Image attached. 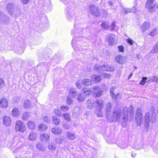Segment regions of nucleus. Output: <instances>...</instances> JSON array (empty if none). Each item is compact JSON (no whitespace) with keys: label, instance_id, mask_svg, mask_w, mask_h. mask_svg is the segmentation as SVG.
Here are the masks:
<instances>
[{"label":"nucleus","instance_id":"obj_1","mask_svg":"<svg viewBox=\"0 0 158 158\" xmlns=\"http://www.w3.org/2000/svg\"><path fill=\"white\" fill-rule=\"evenodd\" d=\"M111 103H108L106 105L105 108L106 116L108 120L110 122L113 121H118L121 118H122L123 121L125 122L127 121V114L129 112L131 116H133L134 108L131 106H130L129 108L126 107L120 111L118 110L114 111V114L110 118V115L111 112Z\"/></svg>","mask_w":158,"mask_h":158},{"label":"nucleus","instance_id":"obj_2","mask_svg":"<svg viewBox=\"0 0 158 158\" xmlns=\"http://www.w3.org/2000/svg\"><path fill=\"white\" fill-rule=\"evenodd\" d=\"M15 129L17 132L20 133H23L26 130V127L25 124L19 120L16 121L15 123Z\"/></svg>","mask_w":158,"mask_h":158},{"label":"nucleus","instance_id":"obj_3","mask_svg":"<svg viewBox=\"0 0 158 158\" xmlns=\"http://www.w3.org/2000/svg\"><path fill=\"white\" fill-rule=\"evenodd\" d=\"M94 69L95 70H98L99 72H101L102 70L112 71L114 70V69L113 67H110L107 64L105 65H102L96 64L94 67Z\"/></svg>","mask_w":158,"mask_h":158},{"label":"nucleus","instance_id":"obj_4","mask_svg":"<svg viewBox=\"0 0 158 158\" xmlns=\"http://www.w3.org/2000/svg\"><path fill=\"white\" fill-rule=\"evenodd\" d=\"M142 111L141 108H137L136 115V123L137 126H140L142 123L143 121L142 119Z\"/></svg>","mask_w":158,"mask_h":158},{"label":"nucleus","instance_id":"obj_5","mask_svg":"<svg viewBox=\"0 0 158 158\" xmlns=\"http://www.w3.org/2000/svg\"><path fill=\"white\" fill-rule=\"evenodd\" d=\"M89 11L94 15L98 16L100 15V10L94 5H90L89 6Z\"/></svg>","mask_w":158,"mask_h":158},{"label":"nucleus","instance_id":"obj_6","mask_svg":"<svg viewBox=\"0 0 158 158\" xmlns=\"http://www.w3.org/2000/svg\"><path fill=\"white\" fill-rule=\"evenodd\" d=\"M128 58L127 57L118 55L115 57V60L119 64H125L127 62Z\"/></svg>","mask_w":158,"mask_h":158},{"label":"nucleus","instance_id":"obj_7","mask_svg":"<svg viewBox=\"0 0 158 158\" xmlns=\"http://www.w3.org/2000/svg\"><path fill=\"white\" fill-rule=\"evenodd\" d=\"M107 40L110 45H113L116 44L117 41V37L113 34H110L107 37Z\"/></svg>","mask_w":158,"mask_h":158},{"label":"nucleus","instance_id":"obj_8","mask_svg":"<svg viewBox=\"0 0 158 158\" xmlns=\"http://www.w3.org/2000/svg\"><path fill=\"white\" fill-rule=\"evenodd\" d=\"M151 27V23L148 21H145L142 24L140 30L143 32L146 31L149 29Z\"/></svg>","mask_w":158,"mask_h":158},{"label":"nucleus","instance_id":"obj_9","mask_svg":"<svg viewBox=\"0 0 158 158\" xmlns=\"http://www.w3.org/2000/svg\"><path fill=\"white\" fill-rule=\"evenodd\" d=\"M154 0H148L146 4V7L149 9L150 11L152 12H153L155 10L154 6L155 5L153 3Z\"/></svg>","mask_w":158,"mask_h":158},{"label":"nucleus","instance_id":"obj_10","mask_svg":"<svg viewBox=\"0 0 158 158\" xmlns=\"http://www.w3.org/2000/svg\"><path fill=\"white\" fill-rule=\"evenodd\" d=\"M2 120L3 124L5 126L8 127L11 125V119L9 116H4L3 117Z\"/></svg>","mask_w":158,"mask_h":158},{"label":"nucleus","instance_id":"obj_11","mask_svg":"<svg viewBox=\"0 0 158 158\" xmlns=\"http://www.w3.org/2000/svg\"><path fill=\"white\" fill-rule=\"evenodd\" d=\"M152 118L150 117V114L148 113H146L144 116V122L145 123V126L146 128L149 127V124L151 122Z\"/></svg>","mask_w":158,"mask_h":158},{"label":"nucleus","instance_id":"obj_12","mask_svg":"<svg viewBox=\"0 0 158 158\" xmlns=\"http://www.w3.org/2000/svg\"><path fill=\"white\" fill-rule=\"evenodd\" d=\"M94 96L96 97H99L102 94V92L98 87L95 86L94 87Z\"/></svg>","mask_w":158,"mask_h":158},{"label":"nucleus","instance_id":"obj_13","mask_svg":"<svg viewBox=\"0 0 158 158\" xmlns=\"http://www.w3.org/2000/svg\"><path fill=\"white\" fill-rule=\"evenodd\" d=\"M8 105V102L7 99L3 98L0 101V106L2 108L7 107Z\"/></svg>","mask_w":158,"mask_h":158},{"label":"nucleus","instance_id":"obj_14","mask_svg":"<svg viewBox=\"0 0 158 158\" xmlns=\"http://www.w3.org/2000/svg\"><path fill=\"white\" fill-rule=\"evenodd\" d=\"M37 137V134L32 131L30 132L28 136V139L31 141L35 140L36 139Z\"/></svg>","mask_w":158,"mask_h":158},{"label":"nucleus","instance_id":"obj_15","mask_svg":"<svg viewBox=\"0 0 158 158\" xmlns=\"http://www.w3.org/2000/svg\"><path fill=\"white\" fill-rule=\"evenodd\" d=\"M20 114V112L19 109L17 107L14 108L11 111L12 115L15 117L18 116Z\"/></svg>","mask_w":158,"mask_h":158},{"label":"nucleus","instance_id":"obj_16","mask_svg":"<svg viewBox=\"0 0 158 158\" xmlns=\"http://www.w3.org/2000/svg\"><path fill=\"white\" fill-rule=\"evenodd\" d=\"M115 89V87H112L110 88V96L113 99H117L118 98V97L120 96V95L119 94H117L115 95H114L113 92L114 91Z\"/></svg>","mask_w":158,"mask_h":158},{"label":"nucleus","instance_id":"obj_17","mask_svg":"<svg viewBox=\"0 0 158 158\" xmlns=\"http://www.w3.org/2000/svg\"><path fill=\"white\" fill-rule=\"evenodd\" d=\"M158 33V28L157 27H154L148 33V35L151 37H153L155 36Z\"/></svg>","mask_w":158,"mask_h":158},{"label":"nucleus","instance_id":"obj_18","mask_svg":"<svg viewBox=\"0 0 158 158\" xmlns=\"http://www.w3.org/2000/svg\"><path fill=\"white\" fill-rule=\"evenodd\" d=\"M92 81H94L95 83L100 82L101 79V76L96 74H94L91 76V77Z\"/></svg>","mask_w":158,"mask_h":158},{"label":"nucleus","instance_id":"obj_19","mask_svg":"<svg viewBox=\"0 0 158 158\" xmlns=\"http://www.w3.org/2000/svg\"><path fill=\"white\" fill-rule=\"evenodd\" d=\"M66 135L67 137L70 140H73L76 138L75 134L71 132H67Z\"/></svg>","mask_w":158,"mask_h":158},{"label":"nucleus","instance_id":"obj_20","mask_svg":"<svg viewBox=\"0 0 158 158\" xmlns=\"http://www.w3.org/2000/svg\"><path fill=\"white\" fill-rule=\"evenodd\" d=\"M96 106L98 109H102L103 107V101L101 100L97 99L96 102Z\"/></svg>","mask_w":158,"mask_h":158},{"label":"nucleus","instance_id":"obj_21","mask_svg":"<svg viewBox=\"0 0 158 158\" xmlns=\"http://www.w3.org/2000/svg\"><path fill=\"white\" fill-rule=\"evenodd\" d=\"M41 140L44 142L48 141L49 140V135L48 134H44L40 135Z\"/></svg>","mask_w":158,"mask_h":158},{"label":"nucleus","instance_id":"obj_22","mask_svg":"<svg viewBox=\"0 0 158 158\" xmlns=\"http://www.w3.org/2000/svg\"><path fill=\"white\" fill-rule=\"evenodd\" d=\"M14 5L13 3H9L7 6V9L9 13L11 15L14 9Z\"/></svg>","mask_w":158,"mask_h":158},{"label":"nucleus","instance_id":"obj_23","mask_svg":"<svg viewBox=\"0 0 158 158\" xmlns=\"http://www.w3.org/2000/svg\"><path fill=\"white\" fill-rule=\"evenodd\" d=\"M23 103V107L25 108H28L31 106V102L27 99L24 100Z\"/></svg>","mask_w":158,"mask_h":158},{"label":"nucleus","instance_id":"obj_24","mask_svg":"<svg viewBox=\"0 0 158 158\" xmlns=\"http://www.w3.org/2000/svg\"><path fill=\"white\" fill-rule=\"evenodd\" d=\"M69 95L72 96L73 98H76L77 95V92L75 89H71L69 90Z\"/></svg>","mask_w":158,"mask_h":158},{"label":"nucleus","instance_id":"obj_25","mask_svg":"<svg viewBox=\"0 0 158 158\" xmlns=\"http://www.w3.org/2000/svg\"><path fill=\"white\" fill-rule=\"evenodd\" d=\"M37 148L40 151H44L46 149V147L44 146L42 143H38L36 144Z\"/></svg>","mask_w":158,"mask_h":158},{"label":"nucleus","instance_id":"obj_26","mask_svg":"<svg viewBox=\"0 0 158 158\" xmlns=\"http://www.w3.org/2000/svg\"><path fill=\"white\" fill-rule=\"evenodd\" d=\"M82 81L83 84L85 85L90 86L92 84V81L90 79H85L83 80Z\"/></svg>","mask_w":158,"mask_h":158},{"label":"nucleus","instance_id":"obj_27","mask_svg":"<svg viewBox=\"0 0 158 158\" xmlns=\"http://www.w3.org/2000/svg\"><path fill=\"white\" fill-rule=\"evenodd\" d=\"M93 100H88L86 103V106L88 109H92L94 107Z\"/></svg>","mask_w":158,"mask_h":158},{"label":"nucleus","instance_id":"obj_28","mask_svg":"<svg viewBox=\"0 0 158 158\" xmlns=\"http://www.w3.org/2000/svg\"><path fill=\"white\" fill-rule=\"evenodd\" d=\"M47 128V126L46 125L42 123L40 124L38 126V128L39 131H43L46 130Z\"/></svg>","mask_w":158,"mask_h":158},{"label":"nucleus","instance_id":"obj_29","mask_svg":"<svg viewBox=\"0 0 158 158\" xmlns=\"http://www.w3.org/2000/svg\"><path fill=\"white\" fill-rule=\"evenodd\" d=\"M28 127L31 129H34L35 128L34 122L32 121H29L27 123Z\"/></svg>","mask_w":158,"mask_h":158},{"label":"nucleus","instance_id":"obj_30","mask_svg":"<svg viewBox=\"0 0 158 158\" xmlns=\"http://www.w3.org/2000/svg\"><path fill=\"white\" fill-rule=\"evenodd\" d=\"M76 85L77 88L79 89H81L82 85H83V81L80 80L77 81L76 82Z\"/></svg>","mask_w":158,"mask_h":158},{"label":"nucleus","instance_id":"obj_31","mask_svg":"<svg viewBox=\"0 0 158 158\" xmlns=\"http://www.w3.org/2000/svg\"><path fill=\"white\" fill-rule=\"evenodd\" d=\"M30 117V113L27 111L24 112L22 116V118L24 120H27Z\"/></svg>","mask_w":158,"mask_h":158},{"label":"nucleus","instance_id":"obj_32","mask_svg":"<svg viewBox=\"0 0 158 158\" xmlns=\"http://www.w3.org/2000/svg\"><path fill=\"white\" fill-rule=\"evenodd\" d=\"M48 148L49 150L53 151L55 150L56 147L54 143H49L48 145Z\"/></svg>","mask_w":158,"mask_h":158},{"label":"nucleus","instance_id":"obj_33","mask_svg":"<svg viewBox=\"0 0 158 158\" xmlns=\"http://www.w3.org/2000/svg\"><path fill=\"white\" fill-rule=\"evenodd\" d=\"M52 132L54 135H57L59 134V129L58 128L54 127L51 129Z\"/></svg>","mask_w":158,"mask_h":158},{"label":"nucleus","instance_id":"obj_34","mask_svg":"<svg viewBox=\"0 0 158 158\" xmlns=\"http://www.w3.org/2000/svg\"><path fill=\"white\" fill-rule=\"evenodd\" d=\"M83 94L85 96L88 95H89L91 93L90 89H83Z\"/></svg>","mask_w":158,"mask_h":158},{"label":"nucleus","instance_id":"obj_35","mask_svg":"<svg viewBox=\"0 0 158 158\" xmlns=\"http://www.w3.org/2000/svg\"><path fill=\"white\" fill-rule=\"evenodd\" d=\"M20 98L16 96H14L13 98V102L14 103L19 102L20 100Z\"/></svg>","mask_w":158,"mask_h":158},{"label":"nucleus","instance_id":"obj_36","mask_svg":"<svg viewBox=\"0 0 158 158\" xmlns=\"http://www.w3.org/2000/svg\"><path fill=\"white\" fill-rule=\"evenodd\" d=\"M53 120L54 124L56 125H58L59 123V120L56 116H53L52 117Z\"/></svg>","mask_w":158,"mask_h":158},{"label":"nucleus","instance_id":"obj_37","mask_svg":"<svg viewBox=\"0 0 158 158\" xmlns=\"http://www.w3.org/2000/svg\"><path fill=\"white\" fill-rule=\"evenodd\" d=\"M149 81H152V82H158V77L156 76H154L152 77Z\"/></svg>","mask_w":158,"mask_h":158},{"label":"nucleus","instance_id":"obj_38","mask_svg":"<svg viewBox=\"0 0 158 158\" xmlns=\"http://www.w3.org/2000/svg\"><path fill=\"white\" fill-rule=\"evenodd\" d=\"M101 26L102 27L106 29H108L109 28V26L108 23L106 22H102L101 24Z\"/></svg>","mask_w":158,"mask_h":158},{"label":"nucleus","instance_id":"obj_39","mask_svg":"<svg viewBox=\"0 0 158 158\" xmlns=\"http://www.w3.org/2000/svg\"><path fill=\"white\" fill-rule=\"evenodd\" d=\"M84 95L83 94H79V96L77 97V99L79 101H82L85 99Z\"/></svg>","mask_w":158,"mask_h":158},{"label":"nucleus","instance_id":"obj_40","mask_svg":"<svg viewBox=\"0 0 158 158\" xmlns=\"http://www.w3.org/2000/svg\"><path fill=\"white\" fill-rule=\"evenodd\" d=\"M64 118L66 120L69 121L70 120V114L68 113L64 114H63Z\"/></svg>","mask_w":158,"mask_h":158},{"label":"nucleus","instance_id":"obj_41","mask_svg":"<svg viewBox=\"0 0 158 158\" xmlns=\"http://www.w3.org/2000/svg\"><path fill=\"white\" fill-rule=\"evenodd\" d=\"M18 54L20 55L22 54L24 52V50L21 48H19V50L18 49L15 51Z\"/></svg>","mask_w":158,"mask_h":158},{"label":"nucleus","instance_id":"obj_42","mask_svg":"<svg viewBox=\"0 0 158 158\" xmlns=\"http://www.w3.org/2000/svg\"><path fill=\"white\" fill-rule=\"evenodd\" d=\"M147 79V77H143L142 80L140 83V84L142 85H144L145 84V82Z\"/></svg>","mask_w":158,"mask_h":158},{"label":"nucleus","instance_id":"obj_43","mask_svg":"<svg viewBox=\"0 0 158 158\" xmlns=\"http://www.w3.org/2000/svg\"><path fill=\"white\" fill-rule=\"evenodd\" d=\"M67 102L69 104H71L73 102V100L69 96L67 97Z\"/></svg>","mask_w":158,"mask_h":158},{"label":"nucleus","instance_id":"obj_44","mask_svg":"<svg viewBox=\"0 0 158 158\" xmlns=\"http://www.w3.org/2000/svg\"><path fill=\"white\" fill-rule=\"evenodd\" d=\"M5 85V83L3 80L0 78V88H2Z\"/></svg>","mask_w":158,"mask_h":158},{"label":"nucleus","instance_id":"obj_45","mask_svg":"<svg viewBox=\"0 0 158 158\" xmlns=\"http://www.w3.org/2000/svg\"><path fill=\"white\" fill-rule=\"evenodd\" d=\"M127 41L128 44L130 45H132L134 43L133 40L131 38H128L127 39Z\"/></svg>","mask_w":158,"mask_h":158},{"label":"nucleus","instance_id":"obj_46","mask_svg":"<svg viewBox=\"0 0 158 158\" xmlns=\"http://www.w3.org/2000/svg\"><path fill=\"white\" fill-rule=\"evenodd\" d=\"M44 121L46 123H48L50 122L49 118L48 116L45 115L43 118Z\"/></svg>","mask_w":158,"mask_h":158},{"label":"nucleus","instance_id":"obj_47","mask_svg":"<svg viewBox=\"0 0 158 158\" xmlns=\"http://www.w3.org/2000/svg\"><path fill=\"white\" fill-rule=\"evenodd\" d=\"M6 17L0 11V19L4 21L5 20V18Z\"/></svg>","mask_w":158,"mask_h":158},{"label":"nucleus","instance_id":"obj_48","mask_svg":"<svg viewBox=\"0 0 158 158\" xmlns=\"http://www.w3.org/2000/svg\"><path fill=\"white\" fill-rule=\"evenodd\" d=\"M102 75L104 78H109L111 76L110 75L106 73H103Z\"/></svg>","mask_w":158,"mask_h":158},{"label":"nucleus","instance_id":"obj_49","mask_svg":"<svg viewBox=\"0 0 158 158\" xmlns=\"http://www.w3.org/2000/svg\"><path fill=\"white\" fill-rule=\"evenodd\" d=\"M143 147V145L142 143L138 144L136 146L135 148L137 150H139L141 149Z\"/></svg>","mask_w":158,"mask_h":158},{"label":"nucleus","instance_id":"obj_50","mask_svg":"<svg viewBox=\"0 0 158 158\" xmlns=\"http://www.w3.org/2000/svg\"><path fill=\"white\" fill-rule=\"evenodd\" d=\"M97 115L98 117H101L103 116L102 112L100 111L99 110L98 111V112L97 113Z\"/></svg>","mask_w":158,"mask_h":158},{"label":"nucleus","instance_id":"obj_51","mask_svg":"<svg viewBox=\"0 0 158 158\" xmlns=\"http://www.w3.org/2000/svg\"><path fill=\"white\" fill-rule=\"evenodd\" d=\"M118 48L119 52H123L124 50V47L122 46H118Z\"/></svg>","mask_w":158,"mask_h":158},{"label":"nucleus","instance_id":"obj_52","mask_svg":"<svg viewBox=\"0 0 158 158\" xmlns=\"http://www.w3.org/2000/svg\"><path fill=\"white\" fill-rule=\"evenodd\" d=\"M61 110L63 111H66L68 110V108L67 106H61Z\"/></svg>","mask_w":158,"mask_h":158},{"label":"nucleus","instance_id":"obj_53","mask_svg":"<svg viewBox=\"0 0 158 158\" xmlns=\"http://www.w3.org/2000/svg\"><path fill=\"white\" fill-rule=\"evenodd\" d=\"M54 112L55 114L58 117L59 116V110L58 109L55 110Z\"/></svg>","mask_w":158,"mask_h":158},{"label":"nucleus","instance_id":"obj_54","mask_svg":"<svg viewBox=\"0 0 158 158\" xmlns=\"http://www.w3.org/2000/svg\"><path fill=\"white\" fill-rule=\"evenodd\" d=\"M124 11L125 13H127L129 12H131V9L128 8H125L124 9Z\"/></svg>","mask_w":158,"mask_h":158},{"label":"nucleus","instance_id":"obj_55","mask_svg":"<svg viewBox=\"0 0 158 158\" xmlns=\"http://www.w3.org/2000/svg\"><path fill=\"white\" fill-rule=\"evenodd\" d=\"M131 12L135 13L137 12V10L134 7H132L131 9Z\"/></svg>","mask_w":158,"mask_h":158},{"label":"nucleus","instance_id":"obj_56","mask_svg":"<svg viewBox=\"0 0 158 158\" xmlns=\"http://www.w3.org/2000/svg\"><path fill=\"white\" fill-rule=\"evenodd\" d=\"M69 15L70 16H73L75 15V11L72 12L70 11L69 12Z\"/></svg>","mask_w":158,"mask_h":158},{"label":"nucleus","instance_id":"obj_57","mask_svg":"<svg viewBox=\"0 0 158 158\" xmlns=\"http://www.w3.org/2000/svg\"><path fill=\"white\" fill-rule=\"evenodd\" d=\"M21 2L24 4H27L30 0H21Z\"/></svg>","mask_w":158,"mask_h":158},{"label":"nucleus","instance_id":"obj_58","mask_svg":"<svg viewBox=\"0 0 158 158\" xmlns=\"http://www.w3.org/2000/svg\"><path fill=\"white\" fill-rule=\"evenodd\" d=\"M115 26V24L114 22H113L111 25V30H113L114 28V27Z\"/></svg>","mask_w":158,"mask_h":158},{"label":"nucleus","instance_id":"obj_59","mask_svg":"<svg viewBox=\"0 0 158 158\" xmlns=\"http://www.w3.org/2000/svg\"><path fill=\"white\" fill-rule=\"evenodd\" d=\"M154 151L155 153H158V146L155 147L154 149Z\"/></svg>","mask_w":158,"mask_h":158},{"label":"nucleus","instance_id":"obj_60","mask_svg":"<svg viewBox=\"0 0 158 158\" xmlns=\"http://www.w3.org/2000/svg\"><path fill=\"white\" fill-rule=\"evenodd\" d=\"M132 73H131L129 76V77H128V79H129L130 78L132 77Z\"/></svg>","mask_w":158,"mask_h":158},{"label":"nucleus","instance_id":"obj_61","mask_svg":"<svg viewBox=\"0 0 158 158\" xmlns=\"http://www.w3.org/2000/svg\"><path fill=\"white\" fill-rule=\"evenodd\" d=\"M74 41H75V40H74V39H73V40H72V45L73 46V44H74Z\"/></svg>","mask_w":158,"mask_h":158},{"label":"nucleus","instance_id":"obj_62","mask_svg":"<svg viewBox=\"0 0 158 158\" xmlns=\"http://www.w3.org/2000/svg\"><path fill=\"white\" fill-rule=\"evenodd\" d=\"M108 4L109 6H111L112 5V3L110 2H108Z\"/></svg>","mask_w":158,"mask_h":158},{"label":"nucleus","instance_id":"obj_63","mask_svg":"<svg viewBox=\"0 0 158 158\" xmlns=\"http://www.w3.org/2000/svg\"><path fill=\"white\" fill-rule=\"evenodd\" d=\"M64 127L65 128V129H68L69 128V127Z\"/></svg>","mask_w":158,"mask_h":158},{"label":"nucleus","instance_id":"obj_64","mask_svg":"<svg viewBox=\"0 0 158 158\" xmlns=\"http://www.w3.org/2000/svg\"><path fill=\"white\" fill-rule=\"evenodd\" d=\"M16 158H19V157H16Z\"/></svg>","mask_w":158,"mask_h":158}]
</instances>
